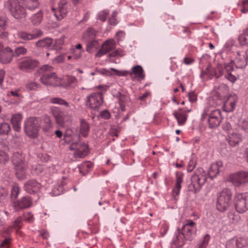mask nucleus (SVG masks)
Wrapping results in <instances>:
<instances>
[{
	"mask_svg": "<svg viewBox=\"0 0 248 248\" xmlns=\"http://www.w3.org/2000/svg\"><path fill=\"white\" fill-rule=\"evenodd\" d=\"M53 68L48 65H45L36 71L41 76L40 81L46 85L58 86L61 84V79L53 72Z\"/></svg>",
	"mask_w": 248,
	"mask_h": 248,
	"instance_id": "obj_1",
	"label": "nucleus"
},
{
	"mask_svg": "<svg viewBox=\"0 0 248 248\" xmlns=\"http://www.w3.org/2000/svg\"><path fill=\"white\" fill-rule=\"evenodd\" d=\"M220 109H213L211 106H206L201 115V121L207 120L209 127L211 128L217 127L220 124L222 116Z\"/></svg>",
	"mask_w": 248,
	"mask_h": 248,
	"instance_id": "obj_2",
	"label": "nucleus"
},
{
	"mask_svg": "<svg viewBox=\"0 0 248 248\" xmlns=\"http://www.w3.org/2000/svg\"><path fill=\"white\" fill-rule=\"evenodd\" d=\"M207 178V173L202 168H197L191 176V182L188 186V191L194 193L200 191Z\"/></svg>",
	"mask_w": 248,
	"mask_h": 248,
	"instance_id": "obj_3",
	"label": "nucleus"
},
{
	"mask_svg": "<svg viewBox=\"0 0 248 248\" xmlns=\"http://www.w3.org/2000/svg\"><path fill=\"white\" fill-rule=\"evenodd\" d=\"M4 7L16 19H24L27 16L26 8L19 0H8L4 3Z\"/></svg>",
	"mask_w": 248,
	"mask_h": 248,
	"instance_id": "obj_4",
	"label": "nucleus"
},
{
	"mask_svg": "<svg viewBox=\"0 0 248 248\" xmlns=\"http://www.w3.org/2000/svg\"><path fill=\"white\" fill-rule=\"evenodd\" d=\"M180 234H182L186 241H191L196 236L197 232L196 224L191 219H186L181 229H178Z\"/></svg>",
	"mask_w": 248,
	"mask_h": 248,
	"instance_id": "obj_5",
	"label": "nucleus"
},
{
	"mask_svg": "<svg viewBox=\"0 0 248 248\" xmlns=\"http://www.w3.org/2000/svg\"><path fill=\"white\" fill-rule=\"evenodd\" d=\"M232 192L229 189H223L217 198V208L220 212L228 210L232 203Z\"/></svg>",
	"mask_w": 248,
	"mask_h": 248,
	"instance_id": "obj_6",
	"label": "nucleus"
},
{
	"mask_svg": "<svg viewBox=\"0 0 248 248\" xmlns=\"http://www.w3.org/2000/svg\"><path fill=\"white\" fill-rule=\"evenodd\" d=\"M39 123L37 117H31L24 122V130L26 135L31 138L35 139L38 136Z\"/></svg>",
	"mask_w": 248,
	"mask_h": 248,
	"instance_id": "obj_7",
	"label": "nucleus"
},
{
	"mask_svg": "<svg viewBox=\"0 0 248 248\" xmlns=\"http://www.w3.org/2000/svg\"><path fill=\"white\" fill-rule=\"evenodd\" d=\"M40 64L39 62L31 57H25L18 62V68L22 72L30 73L32 72Z\"/></svg>",
	"mask_w": 248,
	"mask_h": 248,
	"instance_id": "obj_8",
	"label": "nucleus"
},
{
	"mask_svg": "<svg viewBox=\"0 0 248 248\" xmlns=\"http://www.w3.org/2000/svg\"><path fill=\"white\" fill-rule=\"evenodd\" d=\"M50 113L55 119L56 123L61 126H64L66 123L70 122V119L62 109L58 107H50Z\"/></svg>",
	"mask_w": 248,
	"mask_h": 248,
	"instance_id": "obj_9",
	"label": "nucleus"
},
{
	"mask_svg": "<svg viewBox=\"0 0 248 248\" xmlns=\"http://www.w3.org/2000/svg\"><path fill=\"white\" fill-rule=\"evenodd\" d=\"M103 102V94L102 93H94L87 97L86 105L92 109L98 108Z\"/></svg>",
	"mask_w": 248,
	"mask_h": 248,
	"instance_id": "obj_10",
	"label": "nucleus"
},
{
	"mask_svg": "<svg viewBox=\"0 0 248 248\" xmlns=\"http://www.w3.org/2000/svg\"><path fill=\"white\" fill-rule=\"evenodd\" d=\"M16 34L17 38L21 40V43L25 44L30 41L42 36L43 35V32L40 30L37 29L33 31L32 33L24 31H19Z\"/></svg>",
	"mask_w": 248,
	"mask_h": 248,
	"instance_id": "obj_11",
	"label": "nucleus"
},
{
	"mask_svg": "<svg viewBox=\"0 0 248 248\" xmlns=\"http://www.w3.org/2000/svg\"><path fill=\"white\" fill-rule=\"evenodd\" d=\"M235 207L240 213H243L248 210V193H240L236 196Z\"/></svg>",
	"mask_w": 248,
	"mask_h": 248,
	"instance_id": "obj_12",
	"label": "nucleus"
},
{
	"mask_svg": "<svg viewBox=\"0 0 248 248\" xmlns=\"http://www.w3.org/2000/svg\"><path fill=\"white\" fill-rule=\"evenodd\" d=\"M69 149L71 151L76 150L74 153V156L76 157L83 158L88 153V146L85 143L74 142L69 146Z\"/></svg>",
	"mask_w": 248,
	"mask_h": 248,
	"instance_id": "obj_13",
	"label": "nucleus"
},
{
	"mask_svg": "<svg viewBox=\"0 0 248 248\" xmlns=\"http://www.w3.org/2000/svg\"><path fill=\"white\" fill-rule=\"evenodd\" d=\"M68 4L66 0H61L58 4V8L55 10L54 8L52 10L56 19L59 21L62 19L67 13Z\"/></svg>",
	"mask_w": 248,
	"mask_h": 248,
	"instance_id": "obj_14",
	"label": "nucleus"
},
{
	"mask_svg": "<svg viewBox=\"0 0 248 248\" xmlns=\"http://www.w3.org/2000/svg\"><path fill=\"white\" fill-rule=\"evenodd\" d=\"M230 180L235 186H239L248 183V172L240 171L232 174L230 177Z\"/></svg>",
	"mask_w": 248,
	"mask_h": 248,
	"instance_id": "obj_15",
	"label": "nucleus"
},
{
	"mask_svg": "<svg viewBox=\"0 0 248 248\" xmlns=\"http://www.w3.org/2000/svg\"><path fill=\"white\" fill-rule=\"evenodd\" d=\"M32 204V200L29 196L23 197L19 200L12 202V206L16 211L21 210L30 207Z\"/></svg>",
	"mask_w": 248,
	"mask_h": 248,
	"instance_id": "obj_16",
	"label": "nucleus"
},
{
	"mask_svg": "<svg viewBox=\"0 0 248 248\" xmlns=\"http://www.w3.org/2000/svg\"><path fill=\"white\" fill-rule=\"evenodd\" d=\"M42 185L35 179H31L25 183L24 185V190L30 194H34L38 192Z\"/></svg>",
	"mask_w": 248,
	"mask_h": 248,
	"instance_id": "obj_17",
	"label": "nucleus"
},
{
	"mask_svg": "<svg viewBox=\"0 0 248 248\" xmlns=\"http://www.w3.org/2000/svg\"><path fill=\"white\" fill-rule=\"evenodd\" d=\"M14 57V51L10 47H4L0 53V62L5 64L10 63Z\"/></svg>",
	"mask_w": 248,
	"mask_h": 248,
	"instance_id": "obj_18",
	"label": "nucleus"
},
{
	"mask_svg": "<svg viewBox=\"0 0 248 248\" xmlns=\"http://www.w3.org/2000/svg\"><path fill=\"white\" fill-rule=\"evenodd\" d=\"M116 43L113 40H108L102 45L100 48L95 54V57H100L108 52L111 51L115 48Z\"/></svg>",
	"mask_w": 248,
	"mask_h": 248,
	"instance_id": "obj_19",
	"label": "nucleus"
},
{
	"mask_svg": "<svg viewBox=\"0 0 248 248\" xmlns=\"http://www.w3.org/2000/svg\"><path fill=\"white\" fill-rule=\"evenodd\" d=\"M222 166L223 163L221 161H218L215 163L212 164L207 173V177H209L211 179H213L220 172V168Z\"/></svg>",
	"mask_w": 248,
	"mask_h": 248,
	"instance_id": "obj_20",
	"label": "nucleus"
},
{
	"mask_svg": "<svg viewBox=\"0 0 248 248\" xmlns=\"http://www.w3.org/2000/svg\"><path fill=\"white\" fill-rule=\"evenodd\" d=\"M237 102V98L235 95H230L228 97L223 104V109L226 112L232 111Z\"/></svg>",
	"mask_w": 248,
	"mask_h": 248,
	"instance_id": "obj_21",
	"label": "nucleus"
},
{
	"mask_svg": "<svg viewBox=\"0 0 248 248\" xmlns=\"http://www.w3.org/2000/svg\"><path fill=\"white\" fill-rule=\"evenodd\" d=\"M176 183L174 187L172 190V195L174 198L178 196L181 188V184L183 181V174L177 172L176 173Z\"/></svg>",
	"mask_w": 248,
	"mask_h": 248,
	"instance_id": "obj_22",
	"label": "nucleus"
},
{
	"mask_svg": "<svg viewBox=\"0 0 248 248\" xmlns=\"http://www.w3.org/2000/svg\"><path fill=\"white\" fill-rule=\"evenodd\" d=\"M12 161L14 167L26 165L25 163L24 155L17 152L13 153Z\"/></svg>",
	"mask_w": 248,
	"mask_h": 248,
	"instance_id": "obj_23",
	"label": "nucleus"
},
{
	"mask_svg": "<svg viewBox=\"0 0 248 248\" xmlns=\"http://www.w3.org/2000/svg\"><path fill=\"white\" fill-rule=\"evenodd\" d=\"M224 67L226 72L225 74V78L232 82H234L236 80L237 78L235 76L232 74V72L234 69L232 64V62L229 63H224Z\"/></svg>",
	"mask_w": 248,
	"mask_h": 248,
	"instance_id": "obj_24",
	"label": "nucleus"
},
{
	"mask_svg": "<svg viewBox=\"0 0 248 248\" xmlns=\"http://www.w3.org/2000/svg\"><path fill=\"white\" fill-rule=\"evenodd\" d=\"M129 75L132 76L135 75L138 79V80H141L144 79L145 74L142 67L139 65L133 66L131 71L129 72Z\"/></svg>",
	"mask_w": 248,
	"mask_h": 248,
	"instance_id": "obj_25",
	"label": "nucleus"
},
{
	"mask_svg": "<svg viewBox=\"0 0 248 248\" xmlns=\"http://www.w3.org/2000/svg\"><path fill=\"white\" fill-rule=\"evenodd\" d=\"M182 110L181 108H179L177 110L173 112V115L177 121L178 124L180 125H184L187 118V116L181 112Z\"/></svg>",
	"mask_w": 248,
	"mask_h": 248,
	"instance_id": "obj_26",
	"label": "nucleus"
},
{
	"mask_svg": "<svg viewBox=\"0 0 248 248\" xmlns=\"http://www.w3.org/2000/svg\"><path fill=\"white\" fill-rule=\"evenodd\" d=\"M22 119V115L20 114H16L13 115L11 122L13 125L15 131L18 132L20 130V123Z\"/></svg>",
	"mask_w": 248,
	"mask_h": 248,
	"instance_id": "obj_27",
	"label": "nucleus"
},
{
	"mask_svg": "<svg viewBox=\"0 0 248 248\" xmlns=\"http://www.w3.org/2000/svg\"><path fill=\"white\" fill-rule=\"evenodd\" d=\"M238 56L235 58L234 61H232V63L233 62L236 67L237 68H243L247 65V61L244 56H241L240 52H237Z\"/></svg>",
	"mask_w": 248,
	"mask_h": 248,
	"instance_id": "obj_28",
	"label": "nucleus"
},
{
	"mask_svg": "<svg viewBox=\"0 0 248 248\" xmlns=\"http://www.w3.org/2000/svg\"><path fill=\"white\" fill-rule=\"evenodd\" d=\"M90 129V126L89 123L85 119L80 120V133L84 137L88 135Z\"/></svg>",
	"mask_w": 248,
	"mask_h": 248,
	"instance_id": "obj_29",
	"label": "nucleus"
},
{
	"mask_svg": "<svg viewBox=\"0 0 248 248\" xmlns=\"http://www.w3.org/2000/svg\"><path fill=\"white\" fill-rule=\"evenodd\" d=\"M16 174L19 180H24L27 177V166L26 165L15 167Z\"/></svg>",
	"mask_w": 248,
	"mask_h": 248,
	"instance_id": "obj_30",
	"label": "nucleus"
},
{
	"mask_svg": "<svg viewBox=\"0 0 248 248\" xmlns=\"http://www.w3.org/2000/svg\"><path fill=\"white\" fill-rule=\"evenodd\" d=\"M53 44V40L51 38L46 37L37 41L35 43L38 47L47 48Z\"/></svg>",
	"mask_w": 248,
	"mask_h": 248,
	"instance_id": "obj_31",
	"label": "nucleus"
},
{
	"mask_svg": "<svg viewBox=\"0 0 248 248\" xmlns=\"http://www.w3.org/2000/svg\"><path fill=\"white\" fill-rule=\"evenodd\" d=\"M241 140V136L240 134L232 132L229 135L228 139L229 144L232 146H234L238 144Z\"/></svg>",
	"mask_w": 248,
	"mask_h": 248,
	"instance_id": "obj_32",
	"label": "nucleus"
},
{
	"mask_svg": "<svg viewBox=\"0 0 248 248\" xmlns=\"http://www.w3.org/2000/svg\"><path fill=\"white\" fill-rule=\"evenodd\" d=\"M96 31L92 28H88L83 33V40L85 42L88 41L95 39Z\"/></svg>",
	"mask_w": 248,
	"mask_h": 248,
	"instance_id": "obj_33",
	"label": "nucleus"
},
{
	"mask_svg": "<svg viewBox=\"0 0 248 248\" xmlns=\"http://www.w3.org/2000/svg\"><path fill=\"white\" fill-rule=\"evenodd\" d=\"M93 167V164L90 161H86L78 166L79 171L82 175H86Z\"/></svg>",
	"mask_w": 248,
	"mask_h": 248,
	"instance_id": "obj_34",
	"label": "nucleus"
},
{
	"mask_svg": "<svg viewBox=\"0 0 248 248\" xmlns=\"http://www.w3.org/2000/svg\"><path fill=\"white\" fill-rule=\"evenodd\" d=\"M86 43V51L92 53L93 49H96L98 46V42L95 39L85 42Z\"/></svg>",
	"mask_w": 248,
	"mask_h": 248,
	"instance_id": "obj_35",
	"label": "nucleus"
},
{
	"mask_svg": "<svg viewBox=\"0 0 248 248\" xmlns=\"http://www.w3.org/2000/svg\"><path fill=\"white\" fill-rule=\"evenodd\" d=\"M49 101L53 104H57L60 106H63L67 108H70L71 105L66 100L60 97H51Z\"/></svg>",
	"mask_w": 248,
	"mask_h": 248,
	"instance_id": "obj_36",
	"label": "nucleus"
},
{
	"mask_svg": "<svg viewBox=\"0 0 248 248\" xmlns=\"http://www.w3.org/2000/svg\"><path fill=\"white\" fill-rule=\"evenodd\" d=\"M225 72V69L224 67V64H218L217 66L214 68V72L213 74L214 76L218 78L222 76Z\"/></svg>",
	"mask_w": 248,
	"mask_h": 248,
	"instance_id": "obj_37",
	"label": "nucleus"
},
{
	"mask_svg": "<svg viewBox=\"0 0 248 248\" xmlns=\"http://www.w3.org/2000/svg\"><path fill=\"white\" fill-rule=\"evenodd\" d=\"M210 239V235L206 234L199 241L198 243L196 246V248H206Z\"/></svg>",
	"mask_w": 248,
	"mask_h": 248,
	"instance_id": "obj_38",
	"label": "nucleus"
},
{
	"mask_svg": "<svg viewBox=\"0 0 248 248\" xmlns=\"http://www.w3.org/2000/svg\"><path fill=\"white\" fill-rule=\"evenodd\" d=\"M43 20V13L41 10H39L36 14L33 15L31 17V21L33 25L37 26L39 25Z\"/></svg>",
	"mask_w": 248,
	"mask_h": 248,
	"instance_id": "obj_39",
	"label": "nucleus"
},
{
	"mask_svg": "<svg viewBox=\"0 0 248 248\" xmlns=\"http://www.w3.org/2000/svg\"><path fill=\"white\" fill-rule=\"evenodd\" d=\"M25 2L26 8L30 11L34 10L39 6V0H25Z\"/></svg>",
	"mask_w": 248,
	"mask_h": 248,
	"instance_id": "obj_40",
	"label": "nucleus"
},
{
	"mask_svg": "<svg viewBox=\"0 0 248 248\" xmlns=\"http://www.w3.org/2000/svg\"><path fill=\"white\" fill-rule=\"evenodd\" d=\"M11 131V127L8 123L3 122L0 124V135H7Z\"/></svg>",
	"mask_w": 248,
	"mask_h": 248,
	"instance_id": "obj_41",
	"label": "nucleus"
},
{
	"mask_svg": "<svg viewBox=\"0 0 248 248\" xmlns=\"http://www.w3.org/2000/svg\"><path fill=\"white\" fill-rule=\"evenodd\" d=\"M239 248L248 246V236L236 237Z\"/></svg>",
	"mask_w": 248,
	"mask_h": 248,
	"instance_id": "obj_42",
	"label": "nucleus"
},
{
	"mask_svg": "<svg viewBox=\"0 0 248 248\" xmlns=\"http://www.w3.org/2000/svg\"><path fill=\"white\" fill-rule=\"evenodd\" d=\"M20 193V188L16 184L13 185L11 192V198L12 201H15Z\"/></svg>",
	"mask_w": 248,
	"mask_h": 248,
	"instance_id": "obj_43",
	"label": "nucleus"
},
{
	"mask_svg": "<svg viewBox=\"0 0 248 248\" xmlns=\"http://www.w3.org/2000/svg\"><path fill=\"white\" fill-rule=\"evenodd\" d=\"M44 123L45 125L43 126V129L44 131H48L52 126L51 120L49 117L46 116L44 118Z\"/></svg>",
	"mask_w": 248,
	"mask_h": 248,
	"instance_id": "obj_44",
	"label": "nucleus"
},
{
	"mask_svg": "<svg viewBox=\"0 0 248 248\" xmlns=\"http://www.w3.org/2000/svg\"><path fill=\"white\" fill-rule=\"evenodd\" d=\"M8 191L4 188H2L0 189V204H3L6 202V198L8 196Z\"/></svg>",
	"mask_w": 248,
	"mask_h": 248,
	"instance_id": "obj_45",
	"label": "nucleus"
},
{
	"mask_svg": "<svg viewBox=\"0 0 248 248\" xmlns=\"http://www.w3.org/2000/svg\"><path fill=\"white\" fill-rule=\"evenodd\" d=\"M213 72L214 69L212 68L211 64H209L205 70L202 72L201 76L202 77L206 75H207L209 78H212L214 76V75L213 74Z\"/></svg>",
	"mask_w": 248,
	"mask_h": 248,
	"instance_id": "obj_46",
	"label": "nucleus"
},
{
	"mask_svg": "<svg viewBox=\"0 0 248 248\" xmlns=\"http://www.w3.org/2000/svg\"><path fill=\"white\" fill-rule=\"evenodd\" d=\"M27 49L23 46H19L16 47L14 52V57H18L20 55H23L27 53Z\"/></svg>",
	"mask_w": 248,
	"mask_h": 248,
	"instance_id": "obj_47",
	"label": "nucleus"
},
{
	"mask_svg": "<svg viewBox=\"0 0 248 248\" xmlns=\"http://www.w3.org/2000/svg\"><path fill=\"white\" fill-rule=\"evenodd\" d=\"M239 127L245 133H248V118L245 119L240 121Z\"/></svg>",
	"mask_w": 248,
	"mask_h": 248,
	"instance_id": "obj_48",
	"label": "nucleus"
},
{
	"mask_svg": "<svg viewBox=\"0 0 248 248\" xmlns=\"http://www.w3.org/2000/svg\"><path fill=\"white\" fill-rule=\"evenodd\" d=\"M228 217L229 218L230 221L232 223H237L240 219V217L238 214H235L232 212H230L229 213Z\"/></svg>",
	"mask_w": 248,
	"mask_h": 248,
	"instance_id": "obj_49",
	"label": "nucleus"
},
{
	"mask_svg": "<svg viewBox=\"0 0 248 248\" xmlns=\"http://www.w3.org/2000/svg\"><path fill=\"white\" fill-rule=\"evenodd\" d=\"M226 246L227 248H239L236 237L228 240Z\"/></svg>",
	"mask_w": 248,
	"mask_h": 248,
	"instance_id": "obj_50",
	"label": "nucleus"
},
{
	"mask_svg": "<svg viewBox=\"0 0 248 248\" xmlns=\"http://www.w3.org/2000/svg\"><path fill=\"white\" fill-rule=\"evenodd\" d=\"M9 160L7 154L3 151L0 150V163L5 164Z\"/></svg>",
	"mask_w": 248,
	"mask_h": 248,
	"instance_id": "obj_51",
	"label": "nucleus"
},
{
	"mask_svg": "<svg viewBox=\"0 0 248 248\" xmlns=\"http://www.w3.org/2000/svg\"><path fill=\"white\" fill-rule=\"evenodd\" d=\"M39 84L35 82L30 81L26 84V88L28 91L35 90L38 88Z\"/></svg>",
	"mask_w": 248,
	"mask_h": 248,
	"instance_id": "obj_52",
	"label": "nucleus"
},
{
	"mask_svg": "<svg viewBox=\"0 0 248 248\" xmlns=\"http://www.w3.org/2000/svg\"><path fill=\"white\" fill-rule=\"evenodd\" d=\"M109 14V11L105 10L100 12L98 15V19L104 22L106 20L107 17Z\"/></svg>",
	"mask_w": 248,
	"mask_h": 248,
	"instance_id": "obj_53",
	"label": "nucleus"
},
{
	"mask_svg": "<svg viewBox=\"0 0 248 248\" xmlns=\"http://www.w3.org/2000/svg\"><path fill=\"white\" fill-rule=\"evenodd\" d=\"M240 44L242 46H246L248 45V39L243 35L241 34L240 35L238 38Z\"/></svg>",
	"mask_w": 248,
	"mask_h": 248,
	"instance_id": "obj_54",
	"label": "nucleus"
},
{
	"mask_svg": "<svg viewBox=\"0 0 248 248\" xmlns=\"http://www.w3.org/2000/svg\"><path fill=\"white\" fill-rule=\"evenodd\" d=\"M222 129L226 131L229 135L231 134L232 129L230 124L228 122H226L222 125Z\"/></svg>",
	"mask_w": 248,
	"mask_h": 248,
	"instance_id": "obj_55",
	"label": "nucleus"
},
{
	"mask_svg": "<svg viewBox=\"0 0 248 248\" xmlns=\"http://www.w3.org/2000/svg\"><path fill=\"white\" fill-rule=\"evenodd\" d=\"M196 166V162L193 159H191L189 160L187 166V170L188 172L192 171L193 169L195 168Z\"/></svg>",
	"mask_w": 248,
	"mask_h": 248,
	"instance_id": "obj_56",
	"label": "nucleus"
},
{
	"mask_svg": "<svg viewBox=\"0 0 248 248\" xmlns=\"http://www.w3.org/2000/svg\"><path fill=\"white\" fill-rule=\"evenodd\" d=\"M122 52V49H118L117 50H115L112 52L111 53H109L108 55V57H115L118 56H122L123 54H121Z\"/></svg>",
	"mask_w": 248,
	"mask_h": 248,
	"instance_id": "obj_57",
	"label": "nucleus"
},
{
	"mask_svg": "<svg viewBox=\"0 0 248 248\" xmlns=\"http://www.w3.org/2000/svg\"><path fill=\"white\" fill-rule=\"evenodd\" d=\"M100 116L104 119L108 120L110 118V114L107 110H104L101 112Z\"/></svg>",
	"mask_w": 248,
	"mask_h": 248,
	"instance_id": "obj_58",
	"label": "nucleus"
},
{
	"mask_svg": "<svg viewBox=\"0 0 248 248\" xmlns=\"http://www.w3.org/2000/svg\"><path fill=\"white\" fill-rule=\"evenodd\" d=\"M188 96L191 102H195L197 101V95L194 92H189Z\"/></svg>",
	"mask_w": 248,
	"mask_h": 248,
	"instance_id": "obj_59",
	"label": "nucleus"
},
{
	"mask_svg": "<svg viewBox=\"0 0 248 248\" xmlns=\"http://www.w3.org/2000/svg\"><path fill=\"white\" fill-rule=\"evenodd\" d=\"M111 70L112 71H115L117 75L120 76H126L128 74H129V72H130L127 71H118V70H116L114 68H111Z\"/></svg>",
	"mask_w": 248,
	"mask_h": 248,
	"instance_id": "obj_60",
	"label": "nucleus"
},
{
	"mask_svg": "<svg viewBox=\"0 0 248 248\" xmlns=\"http://www.w3.org/2000/svg\"><path fill=\"white\" fill-rule=\"evenodd\" d=\"M10 239L9 238H5L0 244V248L5 247V248H9V244L10 243Z\"/></svg>",
	"mask_w": 248,
	"mask_h": 248,
	"instance_id": "obj_61",
	"label": "nucleus"
},
{
	"mask_svg": "<svg viewBox=\"0 0 248 248\" xmlns=\"http://www.w3.org/2000/svg\"><path fill=\"white\" fill-rule=\"evenodd\" d=\"M40 235L44 239H47L49 237V232L46 230H42L41 231H40Z\"/></svg>",
	"mask_w": 248,
	"mask_h": 248,
	"instance_id": "obj_62",
	"label": "nucleus"
},
{
	"mask_svg": "<svg viewBox=\"0 0 248 248\" xmlns=\"http://www.w3.org/2000/svg\"><path fill=\"white\" fill-rule=\"evenodd\" d=\"M241 11L244 13L248 11V0H245L243 1V8Z\"/></svg>",
	"mask_w": 248,
	"mask_h": 248,
	"instance_id": "obj_63",
	"label": "nucleus"
},
{
	"mask_svg": "<svg viewBox=\"0 0 248 248\" xmlns=\"http://www.w3.org/2000/svg\"><path fill=\"white\" fill-rule=\"evenodd\" d=\"M64 55L63 54L58 56L54 59V61L57 63H62L64 61Z\"/></svg>",
	"mask_w": 248,
	"mask_h": 248,
	"instance_id": "obj_64",
	"label": "nucleus"
}]
</instances>
